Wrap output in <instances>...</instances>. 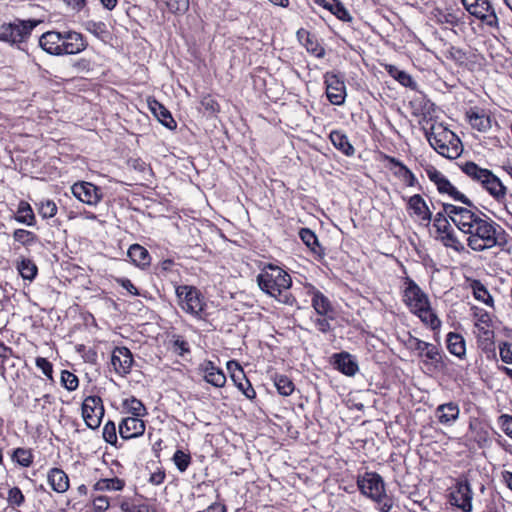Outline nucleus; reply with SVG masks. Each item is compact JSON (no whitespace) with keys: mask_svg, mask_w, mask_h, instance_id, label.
<instances>
[{"mask_svg":"<svg viewBox=\"0 0 512 512\" xmlns=\"http://www.w3.org/2000/svg\"><path fill=\"white\" fill-rule=\"evenodd\" d=\"M444 213L467 235L466 244L474 252H483L506 243L505 230L473 202L467 207L443 204Z\"/></svg>","mask_w":512,"mask_h":512,"instance_id":"f257e3e1","label":"nucleus"},{"mask_svg":"<svg viewBox=\"0 0 512 512\" xmlns=\"http://www.w3.org/2000/svg\"><path fill=\"white\" fill-rule=\"evenodd\" d=\"M39 46L54 56L73 55L84 51L87 42L83 35L76 31H47L39 38Z\"/></svg>","mask_w":512,"mask_h":512,"instance_id":"f03ea898","label":"nucleus"},{"mask_svg":"<svg viewBox=\"0 0 512 512\" xmlns=\"http://www.w3.org/2000/svg\"><path fill=\"white\" fill-rule=\"evenodd\" d=\"M259 288L279 302L292 305L294 297L288 293L291 287V276L282 268L268 264L257 276Z\"/></svg>","mask_w":512,"mask_h":512,"instance_id":"7ed1b4c3","label":"nucleus"},{"mask_svg":"<svg viewBox=\"0 0 512 512\" xmlns=\"http://www.w3.org/2000/svg\"><path fill=\"white\" fill-rule=\"evenodd\" d=\"M425 135L431 147L445 158L456 159L463 152L459 137L442 123L432 124Z\"/></svg>","mask_w":512,"mask_h":512,"instance_id":"20e7f679","label":"nucleus"},{"mask_svg":"<svg viewBox=\"0 0 512 512\" xmlns=\"http://www.w3.org/2000/svg\"><path fill=\"white\" fill-rule=\"evenodd\" d=\"M462 171L482 188L499 204L506 206L507 187L492 171L468 161L461 166Z\"/></svg>","mask_w":512,"mask_h":512,"instance_id":"39448f33","label":"nucleus"},{"mask_svg":"<svg viewBox=\"0 0 512 512\" xmlns=\"http://www.w3.org/2000/svg\"><path fill=\"white\" fill-rule=\"evenodd\" d=\"M475 335L478 347L484 352H494V331L490 328L491 318L487 311L473 307Z\"/></svg>","mask_w":512,"mask_h":512,"instance_id":"423d86ee","label":"nucleus"},{"mask_svg":"<svg viewBox=\"0 0 512 512\" xmlns=\"http://www.w3.org/2000/svg\"><path fill=\"white\" fill-rule=\"evenodd\" d=\"M180 307L190 315L202 319L205 302L201 292L194 286L180 285L176 288Z\"/></svg>","mask_w":512,"mask_h":512,"instance_id":"0eeeda50","label":"nucleus"},{"mask_svg":"<svg viewBox=\"0 0 512 512\" xmlns=\"http://www.w3.org/2000/svg\"><path fill=\"white\" fill-rule=\"evenodd\" d=\"M37 24L38 21L19 19L12 23L3 24L0 27V40L11 44L22 43L31 35Z\"/></svg>","mask_w":512,"mask_h":512,"instance_id":"6e6552de","label":"nucleus"},{"mask_svg":"<svg viewBox=\"0 0 512 512\" xmlns=\"http://www.w3.org/2000/svg\"><path fill=\"white\" fill-rule=\"evenodd\" d=\"M465 9L490 27L498 26L497 15L489 0H462Z\"/></svg>","mask_w":512,"mask_h":512,"instance_id":"1a4fd4ad","label":"nucleus"},{"mask_svg":"<svg viewBox=\"0 0 512 512\" xmlns=\"http://www.w3.org/2000/svg\"><path fill=\"white\" fill-rule=\"evenodd\" d=\"M104 406L101 397L88 396L82 404V416L90 429H97L104 416Z\"/></svg>","mask_w":512,"mask_h":512,"instance_id":"9d476101","label":"nucleus"},{"mask_svg":"<svg viewBox=\"0 0 512 512\" xmlns=\"http://www.w3.org/2000/svg\"><path fill=\"white\" fill-rule=\"evenodd\" d=\"M473 491L466 477H460L450 494L451 503L463 512L472 511Z\"/></svg>","mask_w":512,"mask_h":512,"instance_id":"9b49d317","label":"nucleus"},{"mask_svg":"<svg viewBox=\"0 0 512 512\" xmlns=\"http://www.w3.org/2000/svg\"><path fill=\"white\" fill-rule=\"evenodd\" d=\"M71 191L79 201L90 206H96L103 198L101 189L86 181L74 183Z\"/></svg>","mask_w":512,"mask_h":512,"instance_id":"f8f14e48","label":"nucleus"},{"mask_svg":"<svg viewBox=\"0 0 512 512\" xmlns=\"http://www.w3.org/2000/svg\"><path fill=\"white\" fill-rule=\"evenodd\" d=\"M404 290V301L410 310L414 313L422 307H427L430 303L428 296L422 291V289L416 284V282L410 278H406Z\"/></svg>","mask_w":512,"mask_h":512,"instance_id":"ddd939ff","label":"nucleus"},{"mask_svg":"<svg viewBox=\"0 0 512 512\" xmlns=\"http://www.w3.org/2000/svg\"><path fill=\"white\" fill-rule=\"evenodd\" d=\"M326 95L333 105H342L346 98V87L344 81L334 73H326L325 76Z\"/></svg>","mask_w":512,"mask_h":512,"instance_id":"4468645a","label":"nucleus"},{"mask_svg":"<svg viewBox=\"0 0 512 512\" xmlns=\"http://www.w3.org/2000/svg\"><path fill=\"white\" fill-rule=\"evenodd\" d=\"M357 485L362 494L375 499L380 496V493L385 491L384 482L381 476L377 473L366 472L364 475L359 476Z\"/></svg>","mask_w":512,"mask_h":512,"instance_id":"2eb2a0df","label":"nucleus"},{"mask_svg":"<svg viewBox=\"0 0 512 512\" xmlns=\"http://www.w3.org/2000/svg\"><path fill=\"white\" fill-rule=\"evenodd\" d=\"M133 355L127 347H115L111 355V365L114 371L120 375L125 376L130 373L133 365Z\"/></svg>","mask_w":512,"mask_h":512,"instance_id":"dca6fc26","label":"nucleus"},{"mask_svg":"<svg viewBox=\"0 0 512 512\" xmlns=\"http://www.w3.org/2000/svg\"><path fill=\"white\" fill-rule=\"evenodd\" d=\"M145 423L137 417L124 418L119 424V434L123 439H132L143 435Z\"/></svg>","mask_w":512,"mask_h":512,"instance_id":"f3484780","label":"nucleus"},{"mask_svg":"<svg viewBox=\"0 0 512 512\" xmlns=\"http://www.w3.org/2000/svg\"><path fill=\"white\" fill-rule=\"evenodd\" d=\"M406 345L409 349L418 351L420 356H425L431 361L437 362L440 359V351L434 344L410 336Z\"/></svg>","mask_w":512,"mask_h":512,"instance_id":"a211bd4d","label":"nucleus"},{"mask_svg":"<svg viewBox=\"0 0 512 512\" xmlns=\"http://www.w3.org/2000/svg\"><path fill=\"white\" fill-rule=\"evenodd\" d=\"M298 41L306 48V50L318 58L325 55V49L318 42L317 37L308 30L301 28L296 33Z\"/></svg>","mask_w":512,"mask_h":512,"instance_id":"6ab92c4d","label":"nucleus"},{"mask_svg":"<svg viewBox=\"0 0 512 512\" xmlns=\"http://www.w3.org/2000/svg\"><path fill=\"white\" fill-rule=\"evenodd\" d=\"M200 370L204 374V379L209 384L215 387H223L226 383V376L224 372L215 366L212 361H205L200 366Z\"/></svg>","mask_w":512,"mask_h":512,"instance_id":"aec40b11","label":"nucleus"},{"mask_svg":"<svg viewBox=\"0 0 512 512\" xmlns=\"http://www.w3.org/2000/svg\"><path fill=\"white\" fill-rule=\"evenodd\" d=\"M333 364L337 370L347 376H354L358 371V364L348 352L336 353L332 356Z\"/></svg>","mask_w":512,"mask_h":512,"instance_id":"412c9836","label":"nucleus"},{"mask_svg":"<svg viewBox=\"0 0 512 512\" xmlns=\"http://www.w3.org/2000/svg\"><path fill=\"white\" fill-rule=\"evenodd\" d=\"M233 364L236 366V370L231 374L232 380L248 399H254L256 397V392L249 380L246 378L243 369L234 362L228 363V369H231Z\"/></svg>","mask_w":512,"mask_h":512,"instance_id":"4be33fe9","label":"nucleus"},{"mask_svg":"<svg viewBox=\"0 0 512 512\" xmlns=\"http://www.w3.org/2000/svg\"><path fill=\"white\" fill-rule=\"evenodd\" d=\"M438 421L443 425H452L460 415V408L455 402L439 405L435 411Z\"/></svg>","mask_w":512,"mask_h":512,"instance_id":"5701e85b","label":"nucleus"},{"mask_svg":"<svg viewBox=\"0 0 512 512\" xmlns=\"http://www.w3.org/2000/svg\"><path fill=\"white\" fill-rule=\"evenodd\" d=\"M309 294L312 296L311 304L318 316L333 314V306L330 300L319 290L311 288Z\"/></svg>","mask_w":512,"mask_h":512,"instance_id":"b1692460","label":"nucleus"},{"mask_svg":"<svg viewBox=\"0 0 512 512\" xmlns=\"http://www.w3.org/2000/svg\"><path fill=\"white\" fill-rule=\"evenodd\" d=\"M466 117L470 125L480 132H486L491 128L490 116L484 110L479 108H470L466 112Z\"/></svg>","mask_w":512,"mask_h":512,"instance_id":"393cba45","label":"nucleus"},{"mask_svg":"<svg viewBox=\"0 0 512 512\" xmlns=\"http://www.w3.org/2000/svg\"><path fill=\"white\" fill-rule=\"evenodd\" d=\"M47 480L52 490L57 493H64L69 489L68 475L60 468H52L47 474Z\"/></svg>","mask_w":512,"mask_h":512,"instance_id":"a878e982","label":"nucleus"},{"mask_svg":"<svg viewBox=\"0 0 512 512\" xmlns=\"http://www.w3.org/2000/svg\"><path fill=\"white\" fill-rule=\"evenodd\" d=\"M448 351L459 359L466 357V342L464 337L456 332H449L446 336Z\"/></svg>","mask_w":512,"mask_h":512,"instance_id":"bb28decb","label":"nucleus"},{"mask_svg":"<svg viewBox=\"0 0 512 512\" xmlns=\"http://www.w3.org/2000/svg\"><path fill=\"white\" fill-rule=\"evenodd\" d=\"M408 207L411 209L415 215H417L421 220L429 222L432 217V213L430 212L425 200L421 195L416 194L409 198Z\"/></svg>","mask_w":512,"mask_h":512,"instance_id":"cd10ccee","label":"nucleus"},{"mask_svg":"<svg viewBox=\"0 0 512 512\" xmlns=\"http://www.w3.org/2000/svg\"><path fill=\"white\" fill-rule=\"evenodd\" d=\"M149 107L156 118L167 128L174 129L176 121L173 119L171 113L160 102L153 100L149 102Z\"/></svg>","mask_w":512,"mask_h":512,"instance_id":"c85d7f7f","label":"nucleus"},{"mask_svg":"<svg viewBox=\"0 0 512 512\" xmlns=\"http://www.w3.org/2000/svg\"><path fill=\"white\" fill-rule=\"evenodd\" d=\"M128 256L138 267L145 268L150 265L151 257L146 248L139 244H133L128 249Z\"/></svg>","mask_w":512,"mask_h":512,"instance_id":"c756f323","label":"nucleus"},{"mask_svg":"<svg viewBox=\"0 0 512 512\" xmlns=\"http://www.w3.org/2000/svg\"><path fill=\"white\" fill-rule=\"evenodd\" d=\"M437 189L441 194H447L453 200L459 201L465 205L471 204V200L461 193L452 183L445 177L440 183L437 185Z\"/></svg>","mask_w":512,"mask_h":512,"instance_id":"7c9ffc66","label":"nucleus"},{"mask_svg":"<svg viewBox=\"0 0 512 512\" xmlns=\"http://www.w3.org/2000/svg\"><path fill=\"white\" fill-rule=\"evenodd\" d=\"M329 138L334 147L346 156H352L354 154V147L350 144L348 137L344 133L332 131Z\"/></svg>","mask_w":512,"mask_h":512,"instance_id":"2f4dec72","label":"nucleus"},{"mask_svg":"<svg viewBox=\"0 0 512 512\" xmlns=\"http://www.w3.org/2000/svg\"><path fill=\"white\" fill-rule=\"evenodd\" d=\"M420 320L428 325L432 330H439L441 327V320L437 317V315L432 311L430 307V303L427 307H422L419 310L415 311Z\"/></svg>","mask_w":512,"mask_h":512,"instance_id":"473e14b6","label":"nucleus"},{"mask_svg":"<svg viewBox=\"0 0 512 512\" xmlns=\"http://www.w3.org/2000/svg\"><path fill=\"white\" fill-rule=\"evenodd\" d=\"M15 220L18 223L25 224L28 226H33L35 224V214L28 202L20 201L17 213L15 215Z\"/></svg>","mask_w":512,"mask_h":512,"instance_id":"72a5a7b5","label":"nucleus"},{"mask_svg":"<svg viewBox=\"0 0 512 512\" xmlns=\"http://www.w3.org/2000/svg\"><path fill=\"white\" fill-rule=\"evenodd\" d=\"M299 237L314 254L319 256L323 254V249L318 242V238L312 230L302 228L299 231Z\"/></svg>","mask_w":512,"mask_h":512,"instance_id":"f704fd0d","label":"nucleus"},{"mask_svg":"<svg viewBox=\"0 0 512 512\" xmlns=\"http://www.w3.org/2000/svg\"><path fill=\"white\" fill-rule=\"evenodd\" d=\"M440 240L445 247L450 248L459 254L468 252L465 245L459 240L453 229L442 234L440 236Z\"/></svg>","mask_w":512,"mask_h":512,"instance_id":"c9c22d12","label":"nucleus"},{"mask_svg":"<svg viewBox=\"0 0 512 512\" xmlns=\"http://www.w3.org/2000/svg\"><path fill=\"white\" fill-rule=\"evenodd\" d=\"M125 483L123 480L114 477V478H104L98 480L93 489L95 491H120L123 489Z\"/></svg>","mask_w":512,"mask_h":512,"instance_id":"e433bc0d","label":"nucleus"},{"mask_svg":"<svg viewBox=\"0 0 512 512\" xmlns=\"http://www.w3.org/2000/svg\"><path fill=\"white\" fill-rule=\"evenodd\" d=\"M33 453L31 449L16 448L12 453V460L22 467H30L33 463Z\"/></svg>","mask_w":512,"mask_h":512,"instance_id":"4c0bfd02","label":"nucleus"},{"mask_svg":"<svg viewBox=\"0 0 512 512\" xmlns=\"http://www.w3.org/2000/svg\"><path fill=\"white\" fill-rule=\"evenodd\" d=\"M471 287H472V290H473V295L474 297L487 304V305H492L493 303V298L492 296L490 295L489 291L487 290V288L481 283V281L479 280H474L472 283H471Z\"/></svg>","mask_w":512,"mask_h":512,"instance_id":"58836bf2","label":"nucleus"},{"mask_svg":"<svg viewBox=\"0 0 512 512\" xmlns=\"http://www.w3.org/2000/svg\"><path fill=\"white\" fill-rule=\"evenodd\" d=\"M17 268L19 270L20 275L25 280L30 281H32L35 278L38 271L36 264L30 259H22L21 262L18 264Z\"/></svg>","mask_w":512,"mask_h":512,"instance_id":"ea45409f","label":"nucleus"},{"mask_svg":"<svg viewBox=\"0 0 512 512\" xmlns=\"http://www.w3.org/2000/svg\"><path fill=\"white\" fill-rule=\"evenodd\" d=\"M277 391L283 396H289L294 391L293 382L285 375H277L274 379Z\"/></svg>","mask_w":512,"mask_h":512,"instance_id":"a19ab883","label":"nucleus"},{"mask_svg":"<svg viewBox=\"0 0 512 512\" xmlns=\"http://www.w3.org/2000/svg\"><path fill=\"white\" fill-rule=\"evenodd\" d=\"M13 239L24 246H30L38 241L35 233L25 229H16L13 233Z\"/></svg>","mask_w":512,"mask_h":512,"instance_id":"79ce46f5","label":"nucleus"},{"mask_svg":"<svg viewBox=\"0 0 512 512\" xmlns=\"http://www.w3.org/2000/svg\"><path fill=\"white\" fill-rule=\"evenodd\" d=\"M124 406L134 417L139 418L140 416L145 415L146 408L143 403L136 399L135 397H131L124 401Z\"/></svg>","mask_w":512,"mask_h":512,"instance_id":"37998d69","label":"nucleus"},{"mask_svg":"<svg viewBox=\"0 0 512 512\" xmlns=\"http://www.w3.org/2000/svg\"><path fill=\"white\" fill-rule=\"evenodd\" d=\"M57 205L52 200H43L39 203L38 213L44 219H49L57 214Z\"/></svg>","mask_w":512,"mask_h":512,"instance_id":"c03bdc74","label":"nucleus"},{"mask_svg":"<svg viewBox=\"0 0 512 512\" xmlns=\"http://www.w3.org/2000/svg\"><path fill=\"white\" fill-rule=\"evenodd\" d=\"M175 466L180 472H185L191 464V456L182 450H177L172 458Z\"/></svg>","mask_w":512,"mask_h":512,"instance_id":"a18cd8bd","label":"nucleus"},{"mask_svg":"<svg viewBox=\"0 0 512 512\" xmlns=\"http://www.w3.org/2000/svg\"><path fill=\"white\" fill-rule=\"evenodd\" d=\"M389 160L392 164L400 168V175L408 186H414L416 184V177L407 166L395 158H389Z\"/></svg>","mask_w":512,"mask_h":512,"instance_id":"49530a36","label":"nucleus"},{"mask_svg":"<svg viewBox=\"0 0 512 512\" xmlns=\"http://www.w3.org/2000/svg\"><path fill=\"white\" fill-rule=\"evenodd\" d=\"M170 343L172 351L179 356H183L184 354L190 352L188 342L184 340L181 336L173 335L170 340Z\"/></svg>","mask_w":512,"mask_h":512,"instance_id":"de8ad7c7","label":"nucleus"},{"mask_svg":"<svg viewBox=\"0 0 512 512\" xmlns=\"http://www.w3.org/2000/svg\"><path fill=\"white\" fill-rule=\"evenodd\" d=\"M61 383L68 391H74L79 385V380L72 372L63 370L61 372Z\"/></svg>","mask_w":512,"mask_h":512,"instance_id":"09e8293b","label":"nucleus"},{"mask_svg":"<svg viewBox=\"0 0 512 512\" xmlns=\"http://www.w3.org/2000/svg\"><path fill=\"white\" fill-rule=\"evenodd\" d=\"M7 502L12 507H20L25 502V496L18 487H13L8 491Z\"/></svg>","mask_w":512,"mask_h":512,"instance_id":"8fccbe9b","label":"nucleus"},{"mask_svg":"<svg viewBox=\"0 0 512 512\" xmlns=\"http://www.w3.org/2000/svg\"><path fill=\"white\" fill-rule=\"evenodd\" d=\"M329 11L334 14L338 19L344 21V22H351L352 17L348 10L344 7V5L339 2L338 0L335 1V3L332 5L331 9Z\"/></svg>","mask_w":512,"mask_h":512,"instance_id":"3c124183","label":"nucleus"},{"mask_svg":"<svg viewBox=\"0 0 512 512\" xmlns=\"http://www.w3.org/2000/svg\"><path fill=\"white\" fill-rule=\"evenodd\" d=\"M433 224L440 235L453 229L445 215L441 212L435 215Z\"/></svg>","mask_w":512,"mask_h":512,"instance_id":"603ef678","label":"nucleus"},{"mask_svg":"<svg viewBox=\"0 0 512 512\" xmlns=\"http://www.w3.org/2000/svg\"><path fill=\"white\" fill-rule=\"evenodd\" d=\"M201 105L211 115H215L220 111V105L211 95H206L202 97Z\"/></svg>","mask_w":512,"mask_h":512,"instance_id":"864d4df0","label":"nucleus"},{"mask_svg":"<svg viewBox=\"0 0 512 512\" xmlns=\"http://www.w3.org/2000/svg\"><path fill=\"white\" fill-rule=\"evenodd\" d=\"M103 438L110 444H115L117 442L116 426L112 421H108L104 425Z\"/></svg>","mask_w":512,"mask_h":512,"instance_id":"5fc2aeb1","label":"nucleus"},{"mask_svg":"<svg viewBox=\"0 0 512 512\" xmlns=\"http://www.w3.org/2000/svg\"><path fill=\"white\" fill-rule=\"evenodd\" d=\"M333 314L328 316H319L313 320L317 329L322 333H327L331 330L330 320H333Z\"/></svg>","mask_w":512,"mask_h":512,"instance_id":"6e6d98bb","label":"nucleus"},{"mask_svg":"<svg viewBox=\"0 0 512 512\" xmlns=\"http://www.w3.org/2000/svg\"><path fill=\"white\" fill-rule=\"evenodd\" d=\"M36 366L47 376L50 380H53V365L46 358L37 357L35 360Z\"/></svg>","mask_w":512,"mask_h":512,"instance_id":"4d7b16f0","label":"nucleus"},{"mask_svg":"<svg viewBox=\"0 0 512 512\" xmlns=\"http://www.w3.org/2000/svg\"><path fill=\"white\" fill-rule=\"evenodd\" d=\"M373 500L377 503L380 511L382 512H390L393 507V501L385 494V491L380 493V496Z\"/></svg>","mask_w":512,"mask_h":512,"instance_id":"13d9d810","label":"nucleus"},{"mask_svg":"<svg viewBox=\"0 0 512 512\" xmlns=\"http://www.w3.org/2000/svg\"><path fill=\"white\" fill-rule=\"evenodd\" d=\"M500 358L504 363L512 364V343L503 342L499 345Z\"/></svg>","mask_w":512,"mask_h":512,"instance_id":"bf43d9fd","label":"nucleus"},{"mask_svg":"<svg viewBox=\"0 0 512 512\" xmlns=\"http://www.w3.org/2000/svg\"><path fill=\"white\" fill-rule=\"evenodd\" d=\"M166 4L170 11L176 12H184L188 9L189 1L188 0H166Z\"/></svg>","mask_w":512,"mask_h":512,"instance_id":"052dcab7","label":"nucleus"},{"mask_svg":"<svg viewBox=\"0 0 512 512\" xmlns=\"http://www.w3.org/2000/svg\"><path fill=\"white\" fill-rule=\"evenodd\" d=\"M498 422L503 432L510 438H512V416L503 414L498 418Z\"/></svg>","mask_w":512,"mask_h":512,"instance_id":"680f3d73","label":"nucleus"},{"mask_svg":"<svg viewBox=\"0 0 512 512\" xmlns=\"http://www.w3.org/2000/svg\"><path fill=\"white\" fill-rule=\"evenodd\" d=\"M389 73L401 84L407 86L412 81L411 77L404 71H400L392 66L389 67Z\"/></svg>","mask_w":512,"mask_h":512,"instance_id":"e2e57ef3","label":"nucleus"},{"mask_svg":"<svg viewBox=\"0 0 512 512\" xmlns=\"http://www.w3.org/2000/svg\"><path fill=\"white\" fill-rule=\"evenodd\" d=\"M109 506V499L106 496H98L93 500V509L95 512H104Z\"/></svg>","mask_w":512,"mask_h":512,"instance_id":"0e129e2a","label":"nucleus"},{"mask_svg":"<svg viewBox=\"0 0 512 512\" xmlns=\"http://www.w3.org/2000/svg\"><path fill=\"white\" fill-rule=\"evenodd\" d=\"M116 282L123 287L125 290H127L131 295L137 296L139 295L138 289L134 286V284L131 282V280L127 278H118L116 279Z\"/></svg>","mask_w":512,"mask_h":512,"instance_id":"69168bd1","label":"nucleus"},{"mask_svg":"<svg viewBox=\"0 0 512 512\" xmlns=\"http://www.w3.org/2000/svg\"><path fill=\"white\" fill-rule=\"evenodd\" d=\"M426 173L429 177V179L437 186L440 181H442L445 176L440 172L438 171L435 167H429L428 169H426Z\"/></svg>","mask_w":512,"mask_h":512,"instance_id":"338daca9","label":"nucleus"},{"mask_svg":"<svg viewBox=\"0 0 512 512\" xmlns=\"http://www.w3.org/2000/svg\"><path fill=\"white\" fill-rule=\"evenodd\" d=\"M12 355V349L0 340V367H3L6 360Z\"/></svg>","mask_w":512,"mask_h":512,"instance_id":"774afa93","label":"nucleus"}]
</instances>
